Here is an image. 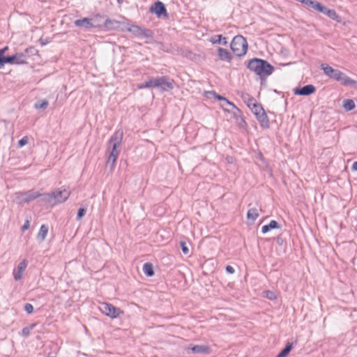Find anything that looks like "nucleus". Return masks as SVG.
Returning a JSON list of instances; mask_svg holds the SVG:
<instances>
[{
  "mask_svg": "<svg viewBox=\"0 0 357 357\" xmlns=\"http://www.w3.org/2000/svg\"><path fill=\"white\" fill-rule=\"evenodd\" d=\"M48 105L49 102L47 100H40L35 103L34 107L36 109H45L47 107Z\"/></svg>",
  "mask_w": 357,
  "mask_h": 357,
  "instance_id": "37",
  "label": "nucleus"
},
{
  "mask_svg": "<svg viewBox=\"0 0 357 357\" xmlns=\"http://www.w3.org/2000/svg\"><path fill=\"white\" fill-rule=\"evenodd\" d=\"M250 109H251L252 112L255 114V116H256V119L263 112H264V109L263 108V107L261 106V104H259V103H257L255 105H254L253 106H252L251 107H250Z\"/></svg>",
  "mask_w": 357,
  "mask_h": 357,
  "instance_id": "32",
  "label": "nucleus"
},
{
  "mask_svg": "<svg viewBox=\"0 0 357 357\" xmlns=\"http://www.w3.org/2000/svg\"><path fill=\"white\" fill-rule=\"evenodd\" d=\"M259 213L256 208H250L247 213V218L248 221L251 220L250 224H252L258 218Z\"/></svg>",
  "mask_w": 357,
  "mask_h": 357,
  "instance_id": "27",
  "label": "nucleus"
},
{
  "mask_svg": "<svg viewBox=\"0 0 357 357\" xmlns=\"http://www.w3.org/2000/svg\"><path fill=\"white\" fill-rule=\"evenodd\" d=\"M263 297L270 300L274 301L277 299V295L275 291L271 290H265L262 292Z\"/></svg>",
  "mask_w": 357,
  "mask_h": 357,
  "instance_id": "34",
  "label": "nucleus"
},
{
  "mask_svg": "<svg viewBox=\"0 0 357 357\" xmlns=\"http://www.w3.org/2000/svg\"><path fill=\"white\" fill-rule=\"evenodd\" d=\"M40 195V191L30 190L26 192H19L17 193V199L20 204H29L36 199Z\"/></svg>",
  "mask_w": 357,
  "mask_h": 357,
  "instance_id": "4",
  "label": "nucleus"
},
{
  "mask_svg": "<svg viewBox=\"0 0 357 357\" xmlns=\"http://www.w3.org/2000/svg\"><path fill=\"white\" fill-rule=\"evenodd\" d=\"M155 80V77H152L149 79V80L144 82V83L139 85V89H145V88H155V84H154V81Z\"/></svg>",
  "mask_w": 357,
  "mask_h": 357,
  "instance_id": "33",
  "label": "nucleus"
},
{
  "mask_svg": "<svg viewBox=\"0 0 357 357\" xmlns=\"http://www.w3.org/2000/svg\"><path fill=\"white\" fill-rule=\"evenodd\" d=\"M28 142H29L28 137L24 136L18 141L17 146L21 148V147L25 146L26 144H28Z\"/></svg>",
  "mask_w": 357,
  "mask_h": 357,
  "instance_id": "44",
  "label": "nucleus"
},
{
  "mask_svg": "<svg viewBox=\"0 0 357 357\" xmlns=\"http://www.w3.org/2000/svg\"><path fill=\"white\" fill-rule=\"evenodd\" d=\"M38 41L42 46L46 45L48 43L47 40H44L42 38H40Z\"/></svg>",
  "mask_w": 357,
  "mask_h": 357,
  "instance_id": "51",
  "label": "nucleus"
},
{
  "mask_svg": "<svg viewBox=\"0 0 357 357\" xmlns=\"http://www.w3.org/2000/svg\"><path fill=\"white\" fill-rule=\"evenodd\" d=\"M276 243L278 245H282L284 242V238H282V235H278L277 237H276Z\"/></svg>",
  "mask_w": 357,
  "mask_h": 357,
  "instance_id": "47",
  "label": "nucleus"
},
{
  "mask_svg": "<svg viewBox=\"0 0 357 357\" xmlns=\"http://www.w3.org/2000/svg\"><path fill=\"white\" fill-rule=\"evenodd\" d=\"M281 225L276 220H271L268 225H265L261 228V232L266 234L274 229H280Z\"/></svg>",
  "mask_w": 357,
  "mask_h": 357,
  "instance_id": "20",
  "label": "nucleus"
},
{
  "mask_svg": "<svg viewBox=\"0 0 357 357\" xmlns=\"http://www.w3.org/2000/svg\"><path fill=\"white\" fill-rule=\"evenodd\" d=\"M257 121L261 128L267 129L270 128V123L268 117L266 112H263L257 118Z\"/></svg>",
  "mask_w": 357,
  "mask_h": 357,
  "instance_id": "19",
  "label": "nucleus"
},
{
  "mask_svg": "<svg viewBox=\"0 0 357 357\" xmlns=\"http://www.w3.org/2000/svg\"><path fill=\"white\" fill-rule=\"evenodd\" d=\"M26 56L24 53L18 52L13 55H7L4 56L5 64H25L26 63Z\"/></svg>",
  "mask_w": 357,
  "mask_h": 357,
  "instance_id": "9",
  "label": "nucleus"
},
{
  "mask_svg": "<svg viewBox=\"0 0 357 357\" xmlns=\"http://www.w3.org/2000/svg\"><path fill=\"white\" fill-rule=\"evenodd\" d=\"M48 232V227L45 225H42L40 226L39 232L37 235V238L39 241H43L47 236Z\"/></svg>",
  "mask_w": 357,
  "mask_h": 357,
  "instance_id": "29",
  "label": "nucleus"
},
{
  "mask_svg": "<svg viewBox=\"0 0 357 357\" xmlns=\"http://www.w3.org/2000/svg\"><path fill=\"white\" fill-rule=\"evenodd\" d=\"M351 169L354 170V171H357V161H355L352 166H351Z\"/></svg>",
  "mask_w": 357,
  "mask_h": 357,
  "instance_id": "53",
  "label": "nucleus"
},
{
  "mask_svg": "<svg viewBox=\"0 0 357 357\" xmlns=\"http://www.w3.org/2000/svg\"><path fill=\"white\" fill-rule=\"evenodd\" d=\"M193 354H208L211 352V348L207 345H195L191 348Z\"/></svg>",
  "mask_w": 357,
  "mask_h": 357,
  "instance_id": "18",
  "label": "nucleus"
},
{
  "mask_svg": "<svg viewBox=\"0 0 357 357\" xmlns=\"http://www.w3.org/2000/svg\"><path fill=\"white\" fill-rule=\"evenodd\" d=\"M233 116L236 120V123L240 128H245L248 126V124L243 116L242 111L235 106L234 108L232 109Z\"/></svg>",
  "mask_w": 357,
  "mask_h": 357,
  "instance_id": "12",
  "label": "nucleus"
},
{
  "mask_svg": "<svg viewBox=\"0 0 357 357\" xmlns=\"http://www.w3.org/2000/svg\"><path fill=\"white\" fill-rule=\"evenodd\" d=\"M149 12L151 13L155 14L157 17L161 18H168L169 15L167 13L166 7L165 4L160 1H155L150 8H149Z\"/></svg>",
  "mask_w": 357,
  "mask_h": 357,
  "instance_id": "7",
  "label": "nucleus"
},
{
  "mask_svg": "<svg viewBox=\"0 0 357 357\" xmlns=\"http://www.w3.org/2000/svg\"><path fill=\"white\" fill-rule=\"evenodd\" d=\"M225 271L229 274H233L235 272L234 268L231 266H230V265H227L225 267Z\"/></svg>",
  "mask_w": 357,
  "mask_h": 357,
  "instance_id": "48",
  "label": "nucleus"
},
{
  "mask_svg": "<svg viewBox=\"0 0 357 357\" xmlns=\"http://www.w3.org/2000/svg\"><path fill=\"white\" fill-rule=\"evenodd\" d=\"M343 108L347 112H350L356 107L355 102L352 99H345L343 101Z\"/></svg>",
  "mask_w": 357,
  "mask_h": 357,
  "instance_id": "30",
  "label": "nucleus"
},
{
  "mask_svg": "<svg viewBox=\"0 0 357 357\" xmlns=\"http://www.w3.org/2000/svg\"><path fill=\"white\" fill-rule=\"evenodd\" d=\"M314 0H302V3L308 8H313Z\"/></svg>",
  "mask_w": 357,
  "mask_h": 357,
  "instance_id": "46",
  "label": "nucleus"
},
{
  "mask_svg": "<svg viewBox=\"0 0 357 357\" xmlns=\"http://www.w3.org/2000/svg\"><path fill=\"white\" fill-rule=\"evenodd\" d=\"M8 47H3V48L0 49L1 54H2V55H3V56H6L5 55V53H6V52L8 50Z\"/></svg>",
  "mask_w": 357,
  "mask_h": 357,
  "instance_id": "52",
  "label": "nucleus"
},
{
  "mask_svg": "<svg viewBox=\"0 0 357 357\" xmlns=\"http://www.w3.org/2000/svg\"><path fill=\"white\" fill-rule=\"evenodd\" d=\"M180 247L183 254L188 255L189 253V249L184 241L180 242Z\"/></svg>",
  "mask_w": 357,
  "mask_h": 357,
  "instance_id": "45",
  "label": "nucleus"
},
{
  "mask_svg": "<svg viewBox=\"0 0 357 357\" xmlns=\"http://www.w3.org/2000/svg\"><path fill=\"white\" fill-rule=\"evenodd\" d=\"M312 8L319 13H324L326 10V6H324L319 1H315Z\"/></svg>",
  "mask_w": 357,
  "mask_h": 357,
  "instance_id": "39",
  "label": "nucleus"
},
{
  "mask_svg": "<svg viewBox=\"0 0 357 357\" xmlns=\"http://www.w3.org/2000/svg\"><path fill=\"white\" fill-rule=\"evenodd\" d=\"M141 27L138 25L132 24L127 29V31L130 32L134 36L138 37Z\"/></svg>",
  "mask_w": 357,
  "mask_h": 357,
  "instance_id": "36",
  "label": "nucleus"
},
{
  "mask_svg": "<svg viewBox=\"0 0 357 357\" xmlns=\"http://www.w3.org/2000/svg\"><path fill=\"white\" fill-rule=\"evenodd\" d=\"M107 317H109L111 319H117L119 317L120 314H105Z\"/></svg>",
  "mask_w": 357,
  "mask_h": 357,
  "instance_id": "49",
  "label": "nucleus"
},
{
  "mask_svg": "<svg viewBox=\"0 0 357 357\" xmlns=\"http://www.w3.org/2000/svg\"><path fill=\"white\" fill-rule=\"evenodd\" d=\"M117 3L119 5H121L123 3V0H117Z\"/></svg>",
  "mask_w": 357,
  "mask_h": 357,
  "instance_id": "54",
  "label": "nucleus"
},
{
  "mask_svg": "<svg viewBox=\"0 0 357 357\" xmlns=\"http://www.w3.org/2000/svg\"><path fill=\"white\" fill-rule=\"evenodd\" d=\"M86 207H81L78 209L76 219L77 220H80L82 218L86 215Z\"/></svg>",
  "mask_w": 357,
  "mask_h": 357,
  "instance_id": "41",
  "label": "nucleus"
},
{
  "mask_svg": "<svg viewBox=\"0 0 357 357\" xmlns=\"http://www.w3.org/2000/svg\"><path fill=\"white\" fill-rule=\"evenodd\" d=\"M206 94L208 98H213L220 101H222V103H221L220 106L225 112H231V109L227 108V107H230L231 109H232L236 106L233 102L229 101L227 98H225L220 94H218L214 91H207V92H206Z\"/></svg>",
  "mask_w": 357,
  "mask_h": 357,
  "instance_id": "5",
  "label": "nucleus"
},
{
  "mask_svg": "<svg viewBox=\"0 0 357 357\" xmlns=\"http://www.w3.org/2000/svg\"><path fill=\"white\" fill-rule=\"evenodd\" d=\"M70 195L69 190L63 189L60 190L58 189L52 192V198H53V204H56L58 203H63L68 199Z\"/></svg>",
  "mask_w": 357,
  "mask_h": 357,
  "instance_id": "10",
  "label": "nucleus"
},
{
  "mask_svg": "<svg viewBox=\"0 0 357 357\" xmlns=\"http://www.w3.org/2000/svg\"><path fill=\"white\" fill-rule=\"evenodd\" d=\"M118 156L119 155H113V153H109V155L107 158V163L111 164V166L114 167L116 163Z\"/></svg>",
  "mask_w": 357,
  "mask_h": 357,
  "instance_id": "42",
  "label": "nucleus"
},
{
  "mask_svg": "<svg viewBox=\"0 0 357 357\" xmlns=\"http://www.w3.org/2000/svg\"><path fill=\"white\" fill-rule=\"evenodd\" d=\"M293 349V344L287 342L275 357H287Z\"/></svg>",
  "mask_w": 357,
  "mask_h": 357,
  "instance_id": "28",
  "label": "nucleus"
},
{
  "mask_svg": "<svg viewBox=\"0 0 357 357\" xmlns=\"http://www.w3.org/2000/svg\"><path fill=\"white\" fill-rule=\"evenodd\" d=\"M154 37V32L149 29L141 27L138 38H144L146 39H153Z\"/></svg>",
  "mask_w": 357,
  "mask_h": 357,
  "instance_id": "22",
  "label": "nucleus"
},
{
  "mask_svg": "<svg viewBox=\"0 0 357 357\" xmlns=\"http://www.w3.org/2000/svg\"><path fill=\"white\" fill-rule=\"evenodd\" d=\"M40 202L46 204H53V198L51 193H40Z\"/></svg>",
  "mask_w": 357,
  "mask_h": 357,
  "instance_id": "25",
  "label": "nucleus"
},
{
  "mask_svg": "<svg viewBox=\"0 0 357 357\" xmlns=\"http://www.w3.org/2000/svg\"><path fill=\"white\" fill-rule=\"evenodd\" d=\"M316 91V88L312 84H307L300 88H295L294 93L298 96H308L314 93Z\"/></svg>",
  "mask_w": 357,
  "mask_h": 357,
  "instance_id": "11",
  "label": "nucleus"
},
{
  "mask_svg": "<svg viewBox=\"0 0 357 357\" xmlns=\"http://www.w3.org/2000/svg\"><path fill=\"white\" fill-rule=\"evenodd\" d=\"M143 271H144V273L147 276V277H152L155 274V272H154V270H153V266L151 263L150 262H146L145 263L144 265H143Z\"/></svg>",
  "mask_w": 357,
  "mask_h": 357,
  "instance_id": "26",
  "label": "nucleus"
},
{
  "mask_svg": "<svg viewBox=\"0 0 357 357\" xmlns=\"http://www.w3.org/2000/svg\"><path fill=\"white\" fill-rule=\"evenodd\" d=\"M242 98L249 108L257 103L256 100L248 93L243 95Z\"/></svg>",
  "mask_w": 357,
  "mask_h": 357,
  "instance_id": "31",
  "label": "nucleus"
},
{
  "mask_svg": "<svg viewBox=\"0 0 357 357\" xmlns=\"http://www.w3.org/2000/svg\"><path fill=\"white\" fill-rule=\"evenodd\" d=\"M210 42L212 44H218V45H222L224 46L227 45V43H228L227 40V38L224 37L221 34L212 36L210 38Z\"/></svg>",
  "mask_w": 357,
  "mask_h": 357,
  "instance_id": "21",
  "label": "nucleus"
},
{
  "mask_svg": "<svg viewBox=\"0 0 357 357\" xmlns=\"http://www.w3.org/2000/svg\"><path fill=\"white\" fill-rule=\"evenodd\" d=\"M28 265V261L26 259L22 260L17 265V271L13 273V276L15 280H20L22 278V274L25 271Z\"/></svg>",
  "mask_w": 357,
  "mask_h": 357,
  "instance_id": "17",
  "label": "nucleus"
},
{
  "mask_svg": "<svg viewBox=\"0 0 357 357\" xmlns=\"http://www.w3.org/2000/svg\"><path fill=\"white\" fill-rule=\"evenodd\" d=\"M247 68L257 75L261 82L271 75L274 71V66L268 63L266 60L253 58L250 59L247 64Z\"/></svg>",
  "mask_w": 357,
  "mask_h": 357,
  "instance_id": "1",
  "label": "nucleus"
},
{
  "mask_svg": "<svg viewBox=\"0 0 357 357\" xmlns=\"http://www.w3.org/2000/svg\"><path fill=\"white\" fill-rule=\"evenodd\" d=\"M321 70L324 71V73L326 75H327L331 79H333L336 81H337V77H340V73H341L340 70H339L337 69H334L333 68L328 66V64H322Z\"/></svg>",
  "mask_w": 357,
  "mask_h": 357,
  "instance_id": "14",
  "label": "nucleus"
},
{
  "mask_svg": "<svg viewBox=\"0 0 357 357\" xmlns=\"http://www.w3.org/2000/svg\"><path fill=\"white\" fill-rule=\"evenodd\" d=\"M323 14L327 15L329 18L335 20L337 22H341V17L334 9H330L326 7V10Z\"/></svg>",
  "mask_w": 357,
  "mask_h": 357,
  "instance_id": "23",
  "label": "nucleus"
},
{
  "mask_svg": "<svg viewBox=\"0 0 357 357\" xmlns=\"http://www.w3.org/2000/svg\"><path fill=\"white\" fill-rule=\"evenodd\" d=\"M233 54L237 57H243L248 52V43L245 37L241 35L234 36L230 43Z\"/></svg>",
  "mask_w": 357,
  "mask_h": 357,
  "instance_id": "2",
  "label": "nucleus"
},
{
  "mask_svg": "<svg viewBox=\"0 0 357 357\" xmlns=\"http://www.w3.org/2000/svg\"><path fill=\"white\" fill-rule=\"evenodd\" d=\"M22 309L29 313L33 312V305L29 303H24L22 305Z\"/></svg>",
  "mask_w": 357,
  "mask_h": 357,
  "instance_id": "43",
  "label": "nucleus"
},
{
  "mask_svg": "<svg viewBox=\"0 0 357 357\" xmlns=\"http://www.w3.org/2000/svg\"><path fill=\"white\" fill-rule=\"evenodd\" d=\"M98 310L100 312H123L119 308L114 307L113 305L106 302H98L93 303L92 310Z\"/></svg>",
  "mask_w": 357,
  "mask_h": 357,
  "instance_id": "8",
  "label": "nucleus"
},
{
  "mask_svg": "<svg viewBox=\"0 0 357 357\" xmlns=\"http://www.w3.org/2000/svg\"><path fill=\"white\" fill-rule=\"evenodd\" d=\"M29 220H26L24 224L23 225V226L22 227V231H24L26 229H28L29 227Z\"/></svg>",
  "mask_w": 357,
  "mask_h": 357,
  "instance_id": "50",
  "label": "nucleus"
},
{
  "mask_svg": "<svg viewBox=\"0 0 357 357\" xmlns=\"http://www.w3.org/2000/svg\"><path fill=\"white\" fill-rule=\"evenodd\" d=\"M35 326H36L35 324H32L29 325V326H26V327L23 328L22 331V335L24 337H27L30 334V331L34 328Z\"/></svg>",
  "mask_w": 357,
  "mask_h": 357,
  "instance_id": "40",
  "label": "nucleus"
},
{
  "mask_svg": "<svg viewBox=\"0 0 357 357\" xmlns=\"http://www.w3.org/2000/svg\"><path fill=\"white\" fill-rule=\"evenodd\" d=\"M74 23L76 26L82 28L85 31H89L93 28V26H96L94 23L91 22V18L88 17L76 20Z\"/></svg>",
  "mask_w": 357,
  "mask_h": 357,
  "instance_id": "15",
  "label": "nucleus"
},
{
  "mask_svg": "<svg viewBox=\"0 0 357 357\" xmlns=\"http://www.w3.org/2000/svg\"><path fill=\"white\" fill-rule=\"evenodd\" d=\"M337 82H340L344 86H355L357 84V82L351 79L349 76H347L345 73H340V77L337 79Z\"/></svg>",
  "mask_w": 357,
  "mask_h": 357,
  "instance_id": "16",
  "label": "nucleus"
},
{
  "mask_svg": "<svg viewBox=\"0 0 357 357\" xmlns=\"http://www.w3.org/2000/svg\"><path fill=\"white\" fill-rule=\"evenodd\" d=\"M154 83L155 88L159 89L160 91L162 92L172 90L175 84L174 80L167 76L155 77Z\"/></svg>",
  "mask_w": 357,
  "mask_h": 357,
  "instance_id": "3",
  "label": "nucleus"
},
{
  "mask_svg": "<svg viewBox=\"0 0 357 357\" xmlns=\"http://www.w3.org/2000/svg\"><path fill=\"white\" fill-rule=\"evenodd\" d=\"M119 25V22L114 20L106 19L103 22V27L107 29H115Z\"/></svg>",
  "mask_w": 357,
  "mask_h": 357,
  "instance_id": "24",
  "label": "nucleus"
},
{
  "mask_svg": "<svg viewBox=\"0 0 357 357\" xmlns=\"http://www.w3.org/2000/svg\"><path fill=\"white\" fill-rule=\"evenodd\" d=\"M38 50L33 46H31L27 47L24 50L25 56H26V54L29 56H34V55H38Z\"/></svg>",
  "mask_w": 357,
  "mask_h": 357,
  "instance_id": "38",
  "label": "nucleus"
},
{
  "mask_svg": "<svg viewBox=\"0 0 357 357\" xmlns=\"http://www.w3.org/2000/svg\"><path fill=\"white\" fill-rule=\"evenodd\" d=\"M218 59L224 62L231 63L233 59L232 54L227 49L218 47L217 49Z\"/></svg>",
  "mask_w": 357,
  "mask_h": 357,
  "instance_id": "13",
  "label": "nucleus"
},
{
  "mask_svg": "<svg viewBox=\"0 0 357 357\" xmlns=\"http://www.w3.org/2000/svg\"><path fill=\"white\" fill-rule=\"evenodd\" d=\"M123 135V131L119 130L111 136L109 140V144L112 146L110 153L119 155V151L117 150V149L121 144Z\"/></svg>",
  "mask_w": 357,
  "mask_h": 357,
  "instance_id": "6",
  "label": "nucleus"
},
{
  "mask_svg": "<svg viewBox=\"0 0 357 357\" xmlns=\"http://www.w3.org/2000/svg\"><path fill=\"white\" fill-rule=\"evenodd\" d=\"M102 17L100 15H96L93 18H91V22L94 23L96 26H93V28H101L103 27V22H102Z\"/></svg>",
  "mask_w": 357,
  "mask_h": 357,
  "instance_id": "35",
  "label": "nucleus"
}]
</instances>
